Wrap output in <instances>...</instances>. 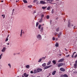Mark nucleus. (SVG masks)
Masks as SVG:
<instances>
[{"instance_id":"1","label":"nucleus","mask_w":77,"mask_h":77,"mask_svg":"<svg viewBox=\"0 0 77 77\" xmlns=\"http://www.w3.org/2000/svg\"><path fill=\"white\" fill-rule=\"evenodd\" d=\"M63 63H60L58 65V67H60V66H63Z\"/></svg>"},{"instance_id":"2","label":"nucleus","mask_w":77,"mask_h":77,"mask_svg":"<svg viewBox=\"0 0 77 77\" xmlns=\"http://www.w3.org/2000/svg\"><path fill=\"white\" fill-rule=\"evenodd\" d=\"M37 71L38 72H41V71H42V69H40V68H38L37 69Z\"/></svg>"},{"instance_id":"3","label":"nucleus","mask_w":77,"mask_h":77,"mask_svg":"<svg viewBox=\"0 0 77 77\" xmlns=\"http://www.w3.org/2000/svg\"><path fill=\"white\" fill-rule=\"evenodd\" d=\"M51 66V65H50L49 66H46V67H45L44 69H47V68H50Z\"/></svg>"},{"instance_id":"4","label":"nucleus","mask_w":77,"mask_h":77,"mask_svg":"<svg viewBox=\"0 0 77 77\" xmlns=\"http://www.w3.org/2000/svg\"><path fill=\"white\" fill-rule=\"evenodd\" d=\"M40 3H41V4H42V5H44L46 3L45 2H44L43 1H40Z\"/></svg>"},{"instance_id":"5","label":"nucleus","mask_w":77,"mask_h":77,"mask_svg":"<svg viewBox=\"0 0 77 77\" xmlns=\"http://www.w3.org/2000/svg\"><path fill=\"white\" fill-rule=\"evenodd\" d=\"M60 69L61 71H63V72H64V71H65V69H63V68H61Z\"/></svg>"},{"instance_id":"6","label":"nucleus","mask_w":77,"mask_h":77,"mask_svg":"<svg viewBox=\"0 0 77 77\" xmlns=\"http://www.w3.org/2000/svg\"><path fill=\"white\" fill-rule=\"evenodd\" d=\"M63 60H64V59H61L58 61V62H62Z\"/></svg>"},{"instance_id":"7","label":"nucleus","mask_w":77,"mask_h":77,"mask_svg":"<svg viewBox=\"0 0 77 77\" xmlns=\"http://www.w3.org/2000/svg\"><path fill=\"white\" fill-rule=\"evenodd\" d=\"M37 38L38 39H41V35L39 34L38 35V36H37Z\"/></svg>"},{"instance_id":"8","label":"nucleus","mask_w":77,"mask_h":77,"mask_svg":"<svg viewBox=\"0 0 77 77\" xmlns=\"http://www.w3.org/2000/svg\"><path fill=\"white\" fill-rule=\"evenodd\" d=\"M23 75L25 76V77H27L28 76H29V75H27L26 73H24L23 74Z\"/></svg>"},{"instance_id":"9","label":"nucleus","mask_w":77,"mask_h":77,"mask_svg":"<svg viewBox=\"0 0 77 77\" xmlns=\"http://www.w3.org/2000/svg\"><path fill=\"white\" fill-rule=\"evenodd\" d=\"M68 27H70V20H69L68 21Z\"/></svg>"},{"instance_id":"10","label":"nucleus","mask_w":77,"mask_h":77,"mask_svg":"<svg viewBox=\"0 0 77 77\" xmlns=\"http://www.w3.org/2000/svg\"><path fill=\"white\" fill-rule=\"evenodd\" d=\"M56 71L55 70L54 72H53L52 73V74L53 75H55V74H56Z\"/></svg>"},{"instance_id":"11","label":"nucleus","mask_w":77,"mask_h":77,"mask_svg":"<svg viewBox=\"0 0 77 77\" xmlns=\"http://www.w3.org/2000/svg\"><path fill=\"white\" fill-rule=\"evenodd\" d=\"M6 50V48H3V49L2 50V52H4V51H5V50Z\"/></svg>"},{"instance_id":"12","label":"nucleus","mask_w":77,"mask_h":77,"mask_svg":"<svg viewBox=\"0 0 77 77\" xmlns=\"http://www.w3.org/2000/svg\"><path fill=\"white\" fill-rule=\"evenodd\" d=\"M37 72H38V71H37V70L35 69L33 72V73L36 74V73H37Z\"/></svg>"},{"instance_id":"13","label":"nucleus","mask_w":77,"mask_h":77,"mask_svg":"<svg viewBox=\"0 0 77 77\" xmlns=\"http://www.w3.org/2000/svg\"><path fill=\"white\" fill-rule=\"evenodd\" d=\"M75 53H76V52H75L73 53L72 55V58H73V57H74V54Z\"/></svg>"},{"instance_id":"14","label":"nucleus","mask_w":77,"mask_h":77,"mask_svg":"<svg viewBox=\"0 0 77 77\" xmlns=\"http://www.w3.org/2000/svg\"><path fill=\"white\" fill-rule=\"evenodd\" d=\"M74 66L75 68H77V63H75V64H74Z\"/></svg>"},{"instance_id":"15","label":"nucleus","mask_w":77,"mask_h":77,"mask_svg":"<svg viewBox=\"0 0 77 77\" xmlns=\"http://www.w3.org/2000/svg\"><path fill=\"white\" fill-rule=\"evenodd\" d=\"M23 2L24 3H27V1L26 0H23Z\"/></svg>"},{"instance_id":"16","label":"nucleus","mask_w":77,"mask_h":77,"mask_svg":"<svg viewBox=\"0 0 77 77\" xmlns=\"http://www.w3.org/2000/svg\"><path fill=\"white\" fill-rule=\"evenodd\" d=\"M23 32V30L22 29L21 30V33H20V36L21 37V36H22V33H24V32Z\"/></svg>"},{"instance_id":"17","label":"nucleus","mask_w":77,"mask_h":77,"mask_svg":"<svg viewBox=\"0 0 77 77\" xmlns=\"http://www.w3.org/2000/svg\"><path fill=\"white\" fill-rule=\"evenodd\" d=\"M51 6H48V7L47 9V10H50V9H51Z\"/></svg>"},{"instance_id":"18","label":"nucleus","mask_w":77,"mask_h":77,"mask_svg":"<svg viewBox=\"0 0 77 77\" xmlns=\"http://www.w3.org/2000/svg\"><path fill=\"white\" fill-rule=\"evenodd\" d=\"M51 61H49L48 62V63L47 65H50V64H51Z\"/></svg>"},{"instance_id":"19","label":"nucleus","mask_w":77,"mask_h":77,"mask_svg":"<svg viewBox=\"0 0 77 77\" xmlns=\"http://www.w3.org/2000/svg\"><path fill=\"white\" fill-rule=\"evenodd\" d=\"M52 62L53 63H54V65L56 64V61L54 60L52 61Z\"/></svg>"},{"instance_id":"20","label":"nucleus","mask_w":77,"mask_h":77,"mask_svg":"<svg viewBox=\"0 0 77 77\" xmlns=\"http://www.w3.org/2000/svg\"><path fill=\"white\" fill-rule=\"evenodd\" d=\"M43 27H41V29L40 30V31L41 32H43Z\"/></svg>"},{"instance_id":"21","label":"nucleus","mask_w":77,"mask_h":77,"mask_svg":"<svg viewBox=\"0 0 77 77\" xmlns=\"http://www.w3.org/2000/svg\"><path fill=\"white\" fill-rule=\"evenodd\" d=\"M47 8V6L46 7H42V9H45Z\"/></svg>"},{"instance_id":"22","label":"nucleus","mask_w":77,"mask_h":77,"mask_svg":"<svg viewBox=\"0 0 77 77\" xmlns=\"http://www.w3.org/2000/svg\"><path fill=\"white\" fill-rule=\"evenodd\" d=\"M28 7L29 8H32V5H29L28 6Z\"/></svg>"},{"instance_id":"23","label":"nucleus","mask_w":77,"mask_h":77,"mask_svg":"<svg viewBox=\"0 0 77 77\" xmlns=\"http://www.w3.org/2000/svg\"><path fill=\"white\" fill-rule=\"evenodd\" d=\"M42 66H43V67H44L45 66H46V64L45 63H44L42 65Z\"/></svg>"},{"instance_id":"24","label":"nucleus","mask_w":77,"mask_h":77,"mask_svg":"<svg viewBox=\"0 0 77 77\" xmlns=\"http://www.w3.org/2000/svg\"><path fill=\"white\" fill-rule=\"evenodd\" d=\"M63 76L64 77H68V75H67L66 74L64 75Z\"/></svg>"},{"instance_id":"25","label":"nucleus","mask_w":77,"mask_h":77,"mask_svg":"<svg viewBox=\"0 0 77 77\" xmlns=\"http://www.w3.org/2000/svg\"><path fill=\"white\" fill-rule=\"evenodd\" d=\"M26 68H30V66H29V65H27L26 66Z\"/></svg>"},{"instance_id":"26","label":"nucleus","mask_w":77,"mask_h":77,"mask_svg":"<svg viewBox=\"0 0 77 77\" xmlns=\"http://www.w3.org/2000/svg\"><path fill=\"white\" fill-rule=\"evenodd\" d=\"M2 17H3V18H5V14H2Z\"/></svg>"},{"instance_id":"27","label":"nucleus","mask_w":77,"mask_h":77,"mask_svg":"<svg viewBox=\"0 0 77 77\" xmlns=\"http://www.w3.org/2000/svg\"><path fill=\"white\" fill-rule=\"evenodd\" d=\"M38 25H39V23L38 22H37L36 23V27H38Z\"/></svg>"},{"instance_id":"28","label":"nucleus","mask_w":77,"mask_h":77,"mask_svg":"<svg viewBox=\"0 0 77 77\" xmlns=\"http://www.w3.org/2000/svg\"><path fill=\"white\" fill-rule=\"evenodd\" d=\"M9 37V35H8L7 38H6V39L5 40V41H8V38Z\"/></svg>"},{"instance_id":"29","label":"nucleus","mask_w":77,"mask_h":77,"mask_svg":"<svg viewBox=\"0 0 77 77\" xmlns=\"http://www.w3.org/2000/svg\"><path fill=\"white\" fill-rule=\"evenodd\" d=\"M42 19H41L40 20H39V23H42Z\"/></svg>"},{"instance_id":"30","label":"nucleus","mask_w":77,"mask_h":77,"mask_svg":"<svg viewBox=\"0 0 77 77\" xmlns=\"http://www.w3.org/2000/svg\"><path fill=\"white\" fill-rule=\"evenodd\" d=\"M56 47H58L59 46V44L58 43H56L55 45Z\"/></svg>"},{"instance_id":"31","label":"nucleus","mask_w":77,"mask_h":77,"mask_svg":"<svg viewBox=\"0 0 77 77\" xmlns=\"http://www.w3.org/2000/svg\"><path fill=\"white\" fill-rule=\"evenodd\" d=\"M41 25H40L38 26V29H41Z\"/></svg>"},{"instance_id":"32","label":"nucleus","mask_w":77,"mask_h":77,"mask_svg":"<svg viewBox=\"0 0 77 77\" xmlns=\"http://www.w3.org/2000/svg\"><path fill=\"white\" fill-rule=\"evenodd\" d=\"M44 17V14H42V15L41 16V19H42V18H43V17Z\"/></svg>"},{"instance_id":"33","label":"nucleus","mask_w":77,"mask_h":77,"mask_svg":"<svg viewBox=\"0 0 77 77\" xmlns=\"http://www.w3.org/2000/svg\"><path fill=\"white\" fill-rule=\"evenodd\" d=\"M59 28L57 29H56V31L57 32H59Z\"/></svg>"},{"instance_id":"34","label":"nucleus","mask_w":77,"mask_h":77,"mask_svg":"<svg viewBox=\"0 0 77 77\" xmlns=\"http://www.w3.org/2000/svg\"><path fill=\"white\" fill-rule=\"evenodd\" d=\"M42 60V59H39L38 62H41V61Z\"/></svg>"},{"instance_id":"35","label":"nucleus","mask_w":77,"mask_h":77,"mask_svg":"<svg viewBox=\"0 0 77 77\" xmlns=\"http://www.w3.org/2000/svg\"><path fill=\"white\" fill-rule=\"evenodd\" d=\"M49 18H50V16H47V19H49Z\"/></svg>"},{"instance_id":"36","label":"nucleus","mask_w":77,"mask_h":77,"mask_svg":"<svg viewBox=\"0 0 77 77\" xmlns=\"http://www.w3.org/2000/svg\"><path fill=\"white\" fill-rule=\"evenodd\" d=\"M66 57H69V54L67 55H66Z\"/></svg>"},{"instance_id":"37","label":"nucleus","mask_w":77,"mask_h":77,"mask_svg":"<svg viewBox=\"0 0 77 77\" xmlns=\"http://www.w3.org/2000/svg\"><path fill=\"white\" fill-rule=\"evenodd\" d=\"M60 35L59 34H58V38H60Z\"/></svg>"},{"instance_id":"38","label":"nucleus","mask_w":77,"mask_h":77,"mask_svg":"<svg viewBox=\"0 0 77 77\" xmlns=\"http://www.w3.org/2000/svg\"><path fill=\"white\" fill-rule=\"evenodd\" d=\"M37 1H38V0H34L33 1V3H35V2H36Z\"/></svg>"},{"instance_id":"39","label":"nucleus","mask_w":77,"mask_h":77,"mask_svg":"<svg viewBox=\"0 0 77 77\" xmlns=\"http://www.w3.org/2000/svg\"><path fill=\"white\" fill-rule=\"evenodd\" d=\"M53 13H54V10H52V14H53Z\"/></svg>"},{"instance_id":"40","label":"nucleus","mask_w":77,"mask_h":77,"mask_svg":"<svg viewBox=\"0 0 77 77\" xmlns=\"http://www.w3.org/2000/svg\"><path fill=\"white\" fill-rule=\"evenodd\" d=\"M2 54L0 55V59H2Z\"/></svg>"},{"instance_id":"41","label":"nucleus","mask_w":77,"mask_h":77,"mask_svg":"<svg viewBox=\"0 0 77 77\" xmlns=\"http://www.w3.org/2000/svg\"><path fill=\"white\" fill-rule=\"evenodd\" d=\"M59 35H60V36H62V32H60Z\"/></svg>"},{"instance_id":"42","label":"nucleus","mask_w":77,"mask_h":77,"mask_svg":"<svg viewBox=\"0 0 77 77\" xmlns=\"http://www.w3.org/2000/svg\"><path fill=\"white\" fill-rule=\"evenodd\" d=\"M55 38L53 37V41H54V40H55Z\"/></svg>"},{"instance_id":"43","label":"nucleus","mask_w":77,"mask_h":77,"mask_svg":"<svg viewBox=\"0 0 77 77\" xmlns=\"http://www.w3.org/2000/svg\"><path fill=\"white\" fill-rule=\"evenodd\" d=\"M8 66H10V68L11 67V64H8Z\"/></svg>"},{"instance_id":"44","label":"nucleus","mask_w":77,"mask_h":77,"mask_svg":"<svg viewBox=\"0 0 77 77\" xmlns=\"http://www.w3.org/2000/svg\"><path fill=\"white\" fill-rule=\"evenodd\" d=\"M57 33H56V32H55L54 33V35H57Z\"/></svg>"},{"instance_id":"45","label":"nucleus","mask_w":77,"mask_h":77,"mask_svg":"<svg viewBox=\"0 0 77 77\" xmlns=\"http://www.w3.org/2000/svg\"><path fill=\"white\" fill-rule=\"evenodd\" d=\"M77 57V54H76L74 57L75 58Z\"/></svg>"},{"instance_id":"46","label":"nucleus","mask_w":77,"mask_h":77,"mask_svg":"<svg viewBox=\"0 0 77 77\" xmlns=\"http://www.w3.org/2000/svg\"><path fill=\"white\" fill-rule=\"evenodd\" d=\"M43 59H45V57H43L42 58Z\"/></svg>"},{"instance_id":"47","label":"nucleus","mask_w":77,"mask_h":77,"mask_svg":"<svg viewBox=\"0 0 77 77\" xmlns=\"http://www.w3.org/2000/svg\"><path fill=\"white\" fill-rule=\"evenodd\" d=\"M50 2H54V0H51Z\"/></svg>"},{"instance_id":"48","label":"nucleus","mask_w":77,"mask_h":77,"mask_svg":"<svg viewBox=\"0 0 77 77\" xmlns=\"http://www.w3.org/2000/svg\"><path fill=\"white\" fill-rule=\"evenodd\" d=\"M36 5H39V3H38V1L37 2H36Z\"/></svg>"},{"instance_id":"49","label":"nucleus","mask_w":77,"mask_h":77,"mask_svg":"<svg viewBox=\"0 0 77 77\" xmlns=\"http://www.w3.org/2000/svg\"><path fill=\"white\" fill-rule=\"evenodd\" d=\"M31 73V74H33V72L32 71H31L30 72Z\"/></svg>"},{"instance_id":"50","label":"nucleus","mask_w":77,"mask_h":77,"mask_svg":"<svg viewBox=\"0 0 77 77\" xmlns=\"http://www.w3.org/2000/svg\"><path fill=\"white\" fill-rule=\"evenodd\" d=\"M47 2H50V0H46Z\"/></svg>"},{"instance_id":"51","label":"nucleus","mask_w":77,"mask_h":77,"mask_svg":"<svg viewBox=\"0 0 77 77\" xmlns=\"http://www.w3.org/2000/svg\"><path fill=\"white\" fill-rule=\"evenodd\" d=\"M49 3H50V4H54V3H52V2H50Z\"/></svg>"},{"instance_id":"52","label":"nucleus","mask_w":77,"mask_h":77,"mask_svg":"<svg viewBox=\"0 0 77 77\" xmlns=\"http://www.w3.org/2000/svg\"><path fill=\"white\" fill-rule=\"evenodd\" d=\"M19 1V0H17V1H16V2H18Z\"/></svg>"},{"instance_id":"53","label":"nucleus","mask_w":77,"mask_h":77,"mask_svg":"<svg viewBox=\"0 0 77 77\" xmlns=\"http://www.w3.org/2000/svg\"><path fill=\"white\" fill-rule=\"evenodd\" d=\"M56 0V1L57 2V1H59V0Z\"/></svg>"},{"instance_id":"54","label":"nucleus","mask_w":77,"mask_h":77,"mask_svg":"<svg viewBox=\"0 0 77 77\" xmlns=\"http://www.w3.org/2000/svg\"><path fill=\"white\" fill-rule=\"evenodd\" d=\"M35 13H36V11H34V12L33 13V14H35Z\"/></svg>"},{"instance_id":"55","label":"nucleus","mask_w":77,"mask_h":77,"mask_svg":"<svg viewBox=\"0 0 77 77\" xmlns=\"http://www.w3.org/2000/svg\"><path fill=\"white\" fill-rule=\"evenodd\" d=\"M75 63H77V60L75 61Z\"/></svg>"},{"instance_id":"56","label":"nucleus","mask_w":77,"mask_h":77,"mask_svg":"<svg viewBox=\"0 0 77 77\" xmlns=\"http://www.w3.org/2000/svg\"><path fill=\"white\" fill-rule=\"evenodd\" d=\"M65 50L66 51V48H65Z\"/></svg>"},{"instance_id":"57","label":"nucleus","mask_w":77,"mask_h":77,"mask_svg":"<svg viewBox=\"0 0 77 77\" xmlns=\"http://www.w3.org/2000/svg\"><path fill=\"white\" fill-rule=\"evenodd\" d=\"M3 1H2V3H3Z\"/></svg>"},{"instance_id":"58","label":"nucleus","mask_w":77,"mask_h":77,"mask_svg":"<svg viewBox=\"0 0 77 77\" xmlns=\"http://www.w3.org/2000/svg\"><path fill=\"white\" fill-rule=\"evenodd\" d=\"M58 18H57L56 19V20H57V19H58Z\"/></svg>"},{"instance_id":"59","label":"nucleus","mask_w":77,"mask_h":77,"mask_svg":"<svg viewBox=\"0 0 77 77\" xmlns=\"http://www.w3.org/2000/svg\"><path fill=\"white\" fill-rule=\"evenodd\" d=\"M8 45H9V43H8Z\"/></svg>"},{"instance_id":"60","label":"nucleus","mask_w":77,"mask_h":77,"mask_svg":"<svg viewBox=\"0 0 77 77\" xmlns=\"http://www.w3.org/2000/svg\"><path fill=\"white\" fill-rule=\"evenodd\" d=\"M44 24H42V26H44Z\"/></svg>"},{"instance_id":"61","label":"nucleus","mask_w":77,"mask_h":77,"mask_svg":"<svg viewBox=\"0 0 77 77\" xmlns=\"http://www.w3.org/2000/svg\"><path fill=\"white\" fill-rule=\"evenodd\" d=\"M72 26H73V25H72Z\"/></svg>"},{"instance_id":"62","label":"nucleus","mask_w":77,"mask_h":77,"mask_svg":"<svg viewBox=\"0 0 77 77\" xmlns=\"http://www.w3.org/2000/svg\"><path fill=\"white\" fill-rule=\"evenodd\" d=\"M22 77H24V76L23 75V76H22Z\"/></svg>"},{"instance_id":"63","label":"nucleus","mask_w":77,"mask_h":77,"mask_svg":"<svg viewBox=\"0 0 77 77\" xmlns=\"http://www.w3.org/2000/svg\"><path fill=\"white\" fill-rule=\"evenodd\" d=\"M57 39H56V40H57Z\"/></svg>"},{"instance_id":"64","label":"nucleus","mask_w":77,"mask_h":77,"mask_svg":"<svg viewBox=\"0 0 77 77\" xmlns=\"http://www.w3.org/2000/svg\"><path fill=\"white\" fill-rule=\"evenodd\" d=\"M15 54H14V55H15Z\"/></svg>"}]
</instances>
